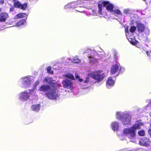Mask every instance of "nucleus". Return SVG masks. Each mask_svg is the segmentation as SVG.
Returning <instances> with one entry per match:
<instances>
[{"instance_id":"nucleus-35","label":"nucleus","mask_w":151,"mask_h":151,"mask_svg":"<svg viewBox=\"0 0 151 151\" xmlns=\"http://www.w3.org/2000/svg\"><path fill=\"white\" fill-rule=\"evenodd\" d=\"M76 10L78 12H81V11L80 10H78L77 9H76Z\"/></svg>"},{"instance_id":"nucleus-5","label":"nucleus","mask_w":151,"mask_h":151,"mask_svg":"<svg viewBox=\"0 0 151 151\" xmlns=\"http://www.w3.org/2000/svg\"><path fill=\"white\" fill-rule=\"evenodd\" d=\"M31 77L27 76L21 78L18 82V85L24 89L29 87L31 83Z\"/></svg>"},{"instance_id":"nucleus-28","label":"nucleus","mask_w":151,"mask_h":151,"mask_svg":"<svg viewBox=\"0 0 151 151\" xmlns=\"http://www.w3.org/2000/svg\"><path fill=\"white\" fill-rule=\"evenodd\" d=\"M138 134L140 136H143L145 135V132L143 130H141L138 132Z\"/></svg>"},{"instance_id":"nucleus-22","label":"nucleus","mask_w":151,"mask_h":151,"mask_svg":"<svg viewBox=\"0 0 151 151\" xmlns=\"http://www.w3.org/2000/svg\"><path fill=\"white\" fill-rule=\"evenodd\" d=\"M40 109V105L39 104L34 105L31 106V109L32 110L35 111H38Z\"/></svg>"},{"instance_id":"nucleus-15","label":"nucleus","mask_w":151,"mask_h":151,"mask_svg":"<svg viewBox=\"0 0 151 151\" xmlns=\"http://www.w3.org/2000/svg\"><path fill=\"white\" fill-rule=\"evenodd\" d=\"M51 87L48 85H43L40 87L39 90L40 91H42L46 93L49 91Z\"/></svg>"},{"instance_id":"nucleus-18","label":"nucleus","mask_w":151,"mask_h":151,"mask_svg":"<svg viewBox=\"0 0 151 151\" xmlns=\"http://www.w3.org/2000/svg\"><path fill=\"white\" fill-rule=\"evenodd\" d=\"M112 12L114 15L117 17H121L122 15L121 12L116 8H114Z\"/></svg>"},{"instance_id":"nucleus-38","label":"nucleus","mask_w":151,"mask_h":151,"mask_svg":"<svg viewBox=\"0 0 151 151\" xmlns=\"http://www.w3.org/2000/svg\"><path fill=\"white\" fill-rule=\"evenodd\" d=\"M1 11V9L0 8V12Z\"/></svg>"},{"instance_id":"nucleus-19","label":"nucleus","mask_w":151,"mask_h":151,"mask_svg":"<svg viewBox=\"0 0 151 151\" xmlns=\"http://www.w3.org/2000/svg\"><path fill=\"white\" fill-rule=\"evenodd\" d=\"M111 127L114 131H117L118 130L119 127V123L116 122H113L111 124Z\"/></svg>"},{"instance_id":"nucleus-30","label":"nucleus","mask_w":151,"mask_h":151,"mask_svg":"<svg viewBox=\"0 0 151 151\" xmlns=\"http://www.w3.org/2000/svg\"><path fill=\"white\" fill-rule=\"evenodd\" d=\"M129 10L128 9H125L124 11V14H127L128 13Z\"/></svg>"},{"instance_id":"nucleus-20","label":"nucleus","mask_w":151,"mask_h":151,"mask_svg":"<svg viewBox=\"0 0 151 151\" xmlns=\"http://www.w3.org/2000/svg\"><path fill=\"white\" fill-rule=\"evenodd\" d=\"M74 3H69L64 6V9H66L70 7L73 8H77L78 7H81V6L78 5L74 6Z\"/></svg>"},{"instance_id":"nucleus-17","label":"nucleus","mask_w":151,"mask_h":151,"mask_svg":"<svg viewBox=\"0 0 151 151\" xmlns=\"http://www.w3.org/2000/svg\"><path fill=\"white\" fill-rule=\"evenodd\" d=\"M119 67L118 65H113L111 69V73L114 74L119 70Z\"/></svg>"},{"instance_id":"nucleus-8","label":"nucleus","mask_w":151,"mask_h":151,"mask_svg":"<svg viewBox=\"0 0 151 151\" xmlns=\"http://www.w3.org/2000/svg\"><path fill=\"white\" fill-rule=\"evenodd\" d=\"M35 93V91L33 90H30L29 92H28L27 91H24L20 93L19 95V98L21 101H25L29 99L30 94L32 95Z\"/></svg>"},{"instance_id":"nucleus-29","label":"nucleus","mask_w":151,"mask_h":151,"mask_svg":"<svg viewBox=\"0 0 151 151\" xmlns=\"http://www.w3.org/2000/svg\"><path fill=\"white\" fill-rule=\"evenodd\" d=\"M47 70L48 73L50 74L53 73V71L51 70V67H48L47 68Z\"/></svg>"},{"instance_id":"nucleus-27","label":"nucleus","mask_w":151,"mask_h":151,"mask_svg":"<svg viewBox=\"0 0 151 151\" xmlns=\"http://www.w3.org/2000/svg\"><path fill=\"white\" fill-rule=\"evenodd\" d=\"M136 29V27L134 26H131V27L129 29L130 32H131L130 34L131 35V34H132V33L133 32H134Z\"/></svg>"},{"instance_id":"nucleus-10","label":"nucleus","mask_w":151,"mask_h":151,"mask_svg":"<svg viewBox=\"0 0 151 151\" xmlns=\"http://www.w3.org/2000/svg\"><path fill=\"white\" fill-rule=\"evenodd\" d=\"M131 117L127 112H124L122 115L121 120L122 123L124 125L129 124L131 122Z\"/></svg>"},{"instance_id":"nucleus-13","label":"nucleus","mask_w":151,"mask_h":151,"mask_svg":"<svg viewBox=\"0 0 151 151\" xmlns=\"http://www.w3.org/2000/svg\"><path fill=\"white\" fill-rule=\"evenodd\" d=\"M129 28L128 27H127L125 28V32H126V36L127 37V39L132 44L134 45H136V43H135L134 42L133 40H134L131 37L130 38V35H129L130 34L129 32Z\"/></svg>"},{"instance_id":"nucleus-2","label":"nucleus","mask_w":151,"mask_h":151,"mask_svg":"<svg viewBox=\"0 0 151 151\" xmlns=\"http://www.w3.org/2000/svg\"><path fill=\"white\" fill-rule=\"evenodd\" d=\"M143 124V122L139 121L130 128L124 129L123 130V134L129 136V137H134L136 135V130L140 129V126Z\"/></svg>"},{"instance_id":"nucleus-34","label":"nucleus","mask_w":151,"mask_h":151,"mask_svg":"<svg viewBox=\"0 0 151 151\" xmlns=\"http://www.w3.org/2000/svg\"><path fill=\"white\" fill-rule=\"evenodd\" d=\"M150 52H151L150 51V52H149L148 51H147L146 53H147V55L148 56H149V53L150 54Z\"/></svg>"},{"instance_id":"nucleus-11","label":"nucleus","mask_w":151,"mask_h":151,"mask_svg":"<svg viewBox=\"0 0 151 151\" xmlns=\"http://www.w3.org/2000/svg\"><path fill=\"white\" fill-rule=\"evenodd\" d=\"M14 2V5L15 7H20L23 10H25L27 8V4H24L22 5L20 2L17 0H13Z\"/></svg>"},{"instance_id":"nucleus-16","label":"nucleus","mask_w":151,"mask_h":151,"mask_svg":"<svg viewBox=\"0 0 151 151\" xmlns=\"http://www.w3.org/2000/svg\"><path fill=\"white\" fill-rule=\"evenodd\" d=\"M44 82H46L47 83L52 86H55V83L52 79L49 77H47L45 78L43 80Z\"/></svg>"},{"instance_id":"nucleus-12","label":"nucleus","mask_w":151,"mask_h":151,"mask_svg":"<svg viewBox=\"0 0 151 151\" xmlns=\"http://www.w3.org/2000/svg\"><path fill=\"white\" fill-rule=\"evenodd\" d=\"M150 143V139L146 137L142 138L139 142L140 145L144 146H147L149 145Z\"/></svg>"},{"instance_id":"nucleus-9","label":"nucleus","mask_w":151,"mask_h":151,"mask_svg":"<svg viewBox=\"0 0 151 151\" xmlns=\"http://www.w3.org/2000/svg\"><path fill=\"white\" fill-rule=\"evenodd\" d=\"M137 28L139 33H143L146 36L149 35L150 29L148 27H145L144 24L140 23H137Z\"/></svg>"},{"instance_id":"nucleus-7","label":"nucleus","mask_w":151,"mask_h":151,"mask_svg":"<svg viewBox=\"0 0 151 151\" xmlns=\"http://www.w3.org/2000/svg\"><path fill=\"white\" fill-rule=\"evenodd\" d=\"M45 94L48 98L51 99H56L59 97L58 91L54 86H52L49 91L45 93Z\"/></svg>"},{"instance_id":"nucleus-25","label":"nucleus","mask_w":151,"mask_h":151,"mask_svg":"<svg viewBox=\"0 0 151 151\" xmlns=\"http://www.w3.org/2000/svg\"><path fill=\"white\" fill-rule=\"evenodd\" d=\"M27 16V15L25 13H19L15 17V18H22L23 17H26Z\"/></svg>"},{"instance_id":"nucleus-26","label":"nucleus","mask_w":151,"mask_h":151,"mask_svg":"<svg viewBox=\"0 0 151 151\" xmlns=\"http://www.w3.org/2000/svg\"><path fill=\"white\" fill-rule=\"evenodd\" d=\"M25 23V21L24 19H22L16 24V26L18 27L21 25L24 24Z\"/></svg>"},{"instance_id":"nucleus-37","label":"nucleus","mask_w":151,"mask_h":151,"mask_svg":"<svg viewBox=\"0 0 151 151\" xmlns=\"http://www.w3.org/2000/svg\"><path fill=\"white\" fill-rule=\"evenodd\" d=\"M150 116L151 117V112L150 113Z\"/></svg>"},{"instance_id":"nucleus-39","label":"nucleus","mask_w":151,"mask_h":151,"mask_svg":"<svg viewBox=\"0 0 151 151\" xmlns=\"http://www.w3.org/2000/svg\"><path fill=\"white\" fill-rule=\"evenodd\" d=\"M150 126H151V124H150Z\"/></svg>"},{"instance_id":"nucleus-6","label":"nucleus","mask_w":151,"mask_h":151,"mask_svg":"<svg viewBox=\"0 0 151 151\" xmlns=\"http://www.w3.org/2000/svg\"><path fill=\"white\" fill-rule=\"evenodd\" d=\"M104 7L108 11L112 12L114 9L113 5L109 1H104L98 5L99 13L101 14L103 8Z\"/></svg>"},{"instance_id":"nucleus-31","label":"nucleus","mask_w":151,"mask_h":151,"mask_svg":"<svg viewBox=\"0 0 151 151\" xmlns=\"http://www.w3.org/2000/svg\"><path fill=\"white\" fill-rule=\"evenodd\" d=\"M40 83L39 81H37L35 83V84L36 85V86L37 85H38Z\"/></svg>"},{"instance_id":"nucleus-1","label":"nucleus","mask_w":151,"mask_h":151,"mask_svg":"<svg viewBox=\"0 0 151 151\" xmlns=\"http://www.w3.org/2000/svg\"><path fill=\"white\" fill-rule=\"evenodd\" d=\"M105 77V75L102 73L101 70H98L92 72L89 74L86 78V80H83L82 79L80 78L78 75H76V78L81 82V85H84L89 81V77H91L98 82L101 81Z\"/></svg>"},{"instance_id":"nucleus-3","label":"nucleus","mask_w":151,"mask_h":151,"mask_svg":"<svg viewBox=\"0 0 151 151\" xmlns=\"http://www.w3.org/2000/svg\"><path fill=\"white\" fill-rule=\"evenodd\" d=\"M63 78H68V79H65L62 82V84L63 87L65 88L72 89L73 88V80H74L73 75L70 73H68L66 75H63Z\"/></svg>"},{"instance_id":"nucleus-4","label":"nucleus","mask_w":151,"mask_h":151,"mask_svg":"<svg viewBox=\"0 0 151 151\" xmlns=\"http://www.w3.org/2000/svg\"><path fill=\"white\" fill-rule=\"evenodd\" d=\"M89 53L90 54H88V57L89 59V62L92 64H97L98 60L96 59V58H97L99 59H100L102 58L101 56V54L96 53V52L90 50H87L86 52H84L83 53Z\"/></svg>"},{"instance_id":"nucleus-32","label":"nucleus","mask_w":151,"mask_h":151,"mask_svg":"<svg viewBox=\"0 0 151 151\" xmlns=\"http://www.w3.org/2000/svg\"><path fill=\"white\" fill-rule=\"evenodd\" d=\"M14 9V8L12 7L10 9V12H12Z\"/></svg>"},{"instance_id":"nucleus-23","label":"nucleus","mask_w":151,"mask_h":151,"mask_svg":"<svg viewBox=\"0 0 151 151\" xmlns=\"http://www.w3.org/2000/svg\"><path fill=\"white\" fill-rule=\"evenodd\" d=\"M69 60L74 63H79L81 62L80 60L78 58V56H77L76 57H73Z\"/></svg>"},{"instance_id":"nucleus-14","label":"nucleus","mask_w":151,"mask_h":151,"mask_svg":"<svg viewBox=\"0 0 151 151\" xmlns=\"http://www.w3.org/2000/svg\"><path fill=\"white\" fill-rule=\"evenodd\" d=\"M114 81L113 80V79H112V77H109L107 81L106 86L109 88L114 86Z\"/></svg>"},{"instance_id":"nucleus-21","label":"nucleus","mask_w":151,"mask_h":151,"mask_svg":"<svg viewBox=\"0 0 151 151\" xmlns=\"http://www.w3.org/2000/svg\"><path fill=\"white\" fill-rule=\"evenodd\" d=\"M8 17V15L7 13H1L0 14V21H5Z\"/></svg>"},{"instance_id":"nucleus-24","label":"nucleus","mask_w":151,"mask_h":151,"mask_svg":"<svg viewBox=\"0 0 151 151\" xmlns=\"http://www.w3.org/2000/svg\"><path fill=\"white\" fill-rule=\"evenodd\" d=\"M124 112H117L116 113V117L117 119L119 120H122V115Z\"/></svg>"},{"instance_id":"nucleus-33","label":"nucleus","mask_w":151,"mask_h":151,"mask_svg":"<svg viewBox=\"0 0 151 151\" xmlns=\"http://www.w3.org/2000/svg\"><path fill=\"white\" fill-rule=\"evenodd\" d=\"M4 1L3 0H0V4H2L4 3Z\"/></svg>"},{"instance_id":"nucleus-36","label":"nucleus","mask_w":151,"mask_h":151,"mask_svg":"<svg viewBox=\"0 0 151 151\" xmlns=\"http://www.w3.org/2000/svg\"><path fill=\"white\" fill-rule=\"evenodd\" d=\"M120 68H121V69H120V71H122V68H121L120 67Z\"/></svg>"}]
</instances>
